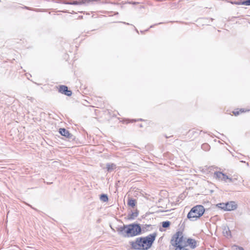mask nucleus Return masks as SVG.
<instances>
[{"label": "nucleus", "mask_w": 250, "mask_h": 250, "mask_svg": "<svg viewBox=\"0 0 250 250\" xmlns=\"http://www.w3.org/2000/svg\"><path fill=\"white\" fill-rule=\"evenodd\" d=\"M214 176L216 178L219 179H221V180H223L226 182H227L228 179H229L228 176L219 171L215 172L214 173Z\"/></svg>", "instance_id": "nucleus-7"}, {"label": "nucleus", "mask_w": 250, "mask_h": 250, "mask_svg": "<svg viewBox=\"0 0 250 250\" xmlns=\"http://www.w3.org/2000/svg\"><path fill=\"white\" fill-rule=\"evenodd\" d=\"M237 204L235 202L231 201L226 203V211H231L236 209Z\"/></svg>", "instance_id": "nucleus-8"}, {"label": "nucleus", "mask_w": 250, "mask_h": 250, "mask_svg": "<svg viewBox=\"0 0 250 250\" xmlns=\"http://www.w3.org/2000/svg\"><path fill=\"white\" fill-rule=\"evenodd\" d=\"M233 113L235 116H237L239 114V111H234Z\"/></svg>", "instance_id": "nucleus-23"}, {"label": "nucleus", "mask_w": 250, "mask_h": 250, "mask_svg": "<svg viewBox=\"0 0 250 250\" xmlns=\"http://www.w3.org/2000/svg\"><path fill=\"white\" fill-rule=\"evenodd\" d=\"M244 0H239L237 2H235L233 3L236 4V5H244Z\"/></svg>", "instance_id": "nucleus-18"}, {"label": "nucleus", "mask_w": 250, "mask_h": 250, "mask_svg": "<svg viewBox=\"0 0 250 250\" xmlns=\"http://www.w3.org/2000/svg\"><path fill=\"white\" fill-rule=\"evenodd\" d=\"M100 199L103 202H105L108 201V198L107 195L103 194L101 195Z\"/></svg>", "instance_id": "nucleus-13"}, {"label": "nucleus", "mask_w": 250, "mask_h": 250, "mask_svg": "<svg viewBox=\"0 0 250 250\" xmlns=\"http://www.w3.org/2000/svg\"><path fill=\"white\" fill-rule=\"evenodd\" d=\"M240 111L241 112H244V110L243 109H241L240 110Z\"/></svg>", "instance_id": "nucleus-24"}, {"label": "nucleus", "mask_w": 250, "mask_h": 250, "mask_svg": "<svg viewBox=\"0 0 250 250\" xmlns=\"http://www.w3.org/2000/svg\"><path fill=\"white\" fill-rule=\"evenodd\" d=\"M90 1V0H71L69 1L66 2L65 3L69 5H82L85 4L86 2H88Z\"/></svg>", "instance_id": "nucleus-6"}, {"label": "nucleus", "mask_w": 250, "mask_h": 250, "mask_svg": "<svg viewBox=\"0 0 250 250\" xmlns=\"http://www.w3.org/2000/svg\"><path fill=\"white\" fill-rule=\"evenodd\" d=\"M223 233L224 235L227 237H230L231 236L230 230L227 226H225L223 228Z\"/></svg>", "instance_id": "nucleus-10"}, {"label": "nucleus", "mask_w": 250, "mask_h": 250, "mask_svg": "<svg viewBox=\"0 0 250 250\" xmlns=\"http://www.w3.org/2000/svg\"><path fill=\"white\" fill-rule=\"evenodd\" d=\"M205 212L204 207L202 205H197L193 207L187 215V217L192 221H194L202 216Z\"/></svg>", "instance_id": "nucleus-4"}, {"label": "nucleus", "mask_w": 250, "mask_h": 250, "mask_svg": "<svg viewBox=\"0 0 250 250\" xmlns=\"http://www.w3.org/2000/svg\"><path fill=\"white\" fill-rule=\"evenodd\" d=\"M202 148L206 151L209 150V146L208 144H204L202 145Z\"/></svg>", "instance_id": "nucleus-17"}, {"label": "nucleus", "mask_w": 250, "mask_h": 250, "mask_svg": "<svg viewBox=\"0 0 250 250\" xmlns=\"http://www.w3.org/2000/svg\"><path fill=\"white\" fill-rule=\"evenodd\" d=\"M235 250H244V249L241 247H236Z\"/></svg>", "instance_id": "nucleus-22"}, {"label": "nucleus", "mask_w": 250, "mask_h": 250, "mask_svg": "<svg viewBox=\"0 0 250 250\" xmlns=\"http://www.w3.org/2000/svg\"><path fill=\"white\" fill-rule=\"evenodd\" d=\"M107 170L108 172H111L116 168V166L114 164L108 163L106 164Z\"/></svg>", "instance_id": "nucleus-11"}, {"label": "nucleus", "mask_w": 250, "mask_h": 250, "mask_svg": "<svg viewBox=\"0 0 250 250\" xmlns=\"http://www.w3.org/2000/svg\"><path fill=\"white\" fill-rule=\"evenodd\" d=\"M138 211L136 210L134 212H132L130 214L129 219H134L135 217H136L138 215Z\"/></svg>", "instance_id": "nucleus-14"}, {"label": "nucleus", "mask_w": 250, "mask_h": 250, "mask_svg": "<svg viewBox=\"0 0 250 250\" xmlns=\"http://www.w3.org/2000/svg\"><path fill=\"white\" fill-rule=\"evenodd\" d=\"M237 180L236 178H229V179H228V180L229 181V182H234L235 181H236Z\"/></svg>", "instance_id": "nucleus-20"}, {"label": "nucleus", "mask_w": 250, "mask_h": 250, "mask_svg": "<svg viewBox=\"0 0 250 250\" xmlns=\"http://www.w3.org/2000/svg\"><path fill=\"white\" fill-rule=\"evenodd\" d=\"M245 5H250V0H245L244 2Z\"/></svg>", "instance_id": "nucleus-19"}, {"label": "nucleus", "mask_w": 250, "mask_h": 250, "mask_svg": "<svg viewBox=\"0 0 250 250\" xmlns=\"http://www.w3.org/2000/svg\"><path fill=\"white\" fill-rule=\"evenodd\" d=\"M170 223L169 221H167L162 222V227L165 228H168L170 226Z\"/></svg>", "instance_id": "nucleus-15"}, {"label": "nucleus", "mask_w": 250, "mask_h": 250, "mask_svg": "<svg viewBox=\"0 0 250 250\" xmlns=\"http://www.w3.org/2000/svg\"><path fill=\"white\" fill-rule=\"evenodd\" d=\"M59 132L62 136H63L67 138L72 139L73 135L65 128H60L59 130Z\"/></svg>", "instance_id": "nucleus-9"}, {"label": "nucleus", "mask_w": 250, "mask_h": 250, "mask_svg": "<svg viewBox=\"0 0 250 250\" xmlns=\"http://www.w3.org/2000/svg\"><path fill=\"white\" fill-rule=\"evenodd\" d=\"M27 99H28V100L31 101L32 102H33V101H34V99H33V98H32V97H31L27 96Z\"/></svg>", "instance_id": "nucleus-21"}, {"label": "nucleus", "mask_w": 250, "mask_h": 250, "mask_svg": "<svg viewBox=\"0 0 250 250\" xmlns=\"http://www.w3.org/2000/svg\"><path fill=\"white\" fill-rule=\"evenodd\" d=\"M172 238L185 248L189 246L191 249H194L197 247L196 241L194 239L185 237L182 231L176 232Z\"/></svg>", "instance_id": "nucleus-3"}, {"label": "nucleus", "mask_w": 250, "mask_h": 250, "mask_svg": "<svg viewBox=\"0 0 250 250\" xmlns=\"http://www.w3.org/2000/svg\"><path fill=\"white\" fill-rule=\"evenodd\" d=\"M136 200L133 199H129L128 201L127 204L132 207H134L136 205Z\"/></svg>", "instance_id": "nucleus-12"}, {"label": "nucleus", "mask_w": 250, "mask_h": 250, "mask_svg": "<svg viewBox=\"0 0 250 250\" xmlns=\"http://www.w3.org/2000/svg\"><path fill=\"white\" fill-rule=\"evenodd\" d=\"M59 92L68 96H70L72 95V91L68 90L66 86L63 85L60 86Z\"/></svg>", "instance_id": "nucleus-5"}, {"label": "nucleus", "mask_w": 250, "mask_h": 250, "mask_svg": "<svg viewBox=\"0 0 250 250\" xmlns=\"http://www.w3.org/2000/svg\"><path fill=\"white\" fill-rule=\"evenodd\" d=\"M218 208L226 210V203H220L217 205Z\"/></svg>", "instance_id": "nucleus-16"}, {"label": "nucleus", "mask_w": 250, "mask_h": 250, "mask_svg": "<svg viewBox=\"0 0 250 250\" xmlns=\"http://www.w3.org/2000/svg\"><path fill=\"white\" fill-rule=\"evenodd\" d=\"M153 26V25H151V26H150V28H152Z\"/></svg>", "instance_id": "nucleus-25"}, {"label": "nucleus", "mask_w": 250, "mask_h": 250, "mask_svg": "<svg viewBox=\"0 0 250 250\" xmlns=\"http://www.w3.org/2000/svg\"><path fill=\"white\" fill-rule=\"evenodd\" d=\"M142 229L139 224L124 225L117 228L118 233L124 237H132L141 233Z\"/></svg>", "instance_id": "nucleus-1"}, {"label": "nucleus", "mask_w": 250, "mask_h": 250, "mask_svg": "<svg viewBox=\"0 0 250 250\" xmlns=\"http://www.w3.org/2000/svg\"><path fill=\"white\" fill-rule=\"evenodd\" d=\"M156 236V233H153L145 237L137 238L135 242L131 243V247L135 250H147L152 246Z\"/></svg>", "instance_id": "nucleus-2"}]
</instances>
